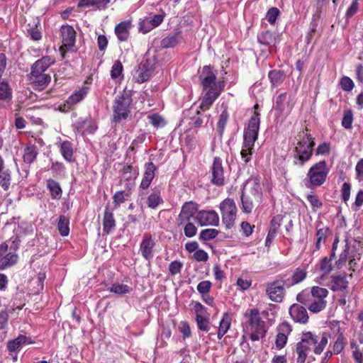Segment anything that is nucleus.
Masks as SVG:
<instances>
[{"mask_svg": "<svg viewBox=\"0 0 363 363\" xmlns=\"http://www.w3.org/2000/svg\"><path fill=\"white\" fill-rule=\"evenodd\" d=\"M348 281L345 277H336L333 279L331 289L333 291H340L345 289L347 287Z\"/></svg>", "mask_w": 363, "mask_h": 363, "instance_id": "nucleus-32", "label": "nucleus"}, {"mask_svg": "<svg viewBox=\"0 0 363 363\" xmlns=\"http://www.w3.org/2000/svg\"><path fill=\"white\" fill-rule=\"evenodd\" d=\"M123 72V65L120 61H116L112 66L111 76L116 79Z\"/></svg>", "mask_w": 363, "mask_h": 363, "instance_id": "nucleus-46", "label": "nucleus"}, {"mask_svg": "<svg viewBox=\"0 0 363 363\" xmlns=\"http://www.w3.org/2000/svg\"><path fill=\"white\" fill-rule=\"evenodd\" d=\"M211 182L216 185H223L224 184V172L221 160L219 158H215L213 161Z\"/></svg>", "mask_w": 363, "mask_h": 363, "instance_id": "nucleus-17", "label": "nucleus"}, {"mask_svg": "<svg viewBox=\"0 0 363 363\" xmlns=\"http://www.w3.org/2000/svg\"><path fill=\"white\" fill-rule=\"evenodd\" d=\"M130 100L128 98L120 96L116 99L113 106V120L115 121L125 119L128 116Z\"/></svg>", "mask_w": 363, "mask_h": 363, "instance_id": "nucleus-11", "label": "nucleus"}, {"mask_svg": "<svg viewBox=\"0 0 363 363\" xmlns=\"http://www.w3.org/2000/svg\"><path fill=\"white\" fill-rule=\"evenodd\" d=\"M110 0H92V8L102 9H105Z\"/></svg>", "mask_w": 363, "mask_h": 363, "instance_id": "nucleus-62", "label": "nucleus"}, {"mask_svg": "<svg viewBox=\"0 0 363 363\" xmlns=\"http://www.w3.org/2000/svg\"><path fill=\"white\" fill-rule=\"evenodd\" d=\"M55 62V59L51 56H44L38 60L32 66L40 69V71L46 72V70Z\"/></svg>", "mask_w": 363, "mask_h": 363, "instance_id": "nucleus-27", "label": "nucleus"}, {"mask_svg": "<svg viewBox=\"0 0 363 363\" xmlns=\"http://www.w3.org/2000/svg\"><path fill=\"white\" fill-rule=\"evenodd\" d=\"M18 256L14 253H8L6 255L0 258V269H4L11 267L17 262Z\"/></svg>", "mask_w": 363, "mask_h": 363, "instance_id": "nucleus-28", "label": "nucleus"}, {"mask_svg": "<svg viewBox=\"0 0 363 363\" xmlns=\"http://www.w3.org/2000/svg\"><path fill=\"white\" fill-rule=\"evenodd\" d=\"M306 277V272L303 269H297L293 276H292V280L294 284H298L303 281Z\"/></svg>", "mask_w": 363, "mask_h": 363, "instance_id": "nucleus-49", "label": "nucleus"}, {"mask_svg": "<svg viewBox=\"0 0 363 363\" xmlns=\"http://www.w3.org/2000/svg\"><path fill=\"white\" fill-rule=\"evenodd\" d=\"M231 324V318L230 316L225 313L220 322V325L218 331V337L221 338L228 330Z\"/></svg>", "mask_w": 363, "mask_h": 363, "instance_id": "nucleus-29", "label": "nucleus"}, {"mask_svg": "<svg viewBox=\"0 0 363 363\" xmlns=\"http://www.w3.org/2000/svg\"><path fill=\"white\" fill-rule=\"evenodd\" d=\"M62 38V45L60 50L62 56L65 55V50H70L73 48L75 43L76 33L74 28L70 26H64L61 28Z\"/></svg>", "mask_w": 363, "mask_h": 363, "instance_id": "nucleus-12", "label": "nucleus"}, {"mask_svg": "<svg viewBox=\"0 0 363 363\" xmlns=\"http://www.w3.org/2000/svg\"><path fill=\"white\" fill-rule=\"evenodd\" d=\"M115 226V220L113 214L106 211L104 218V228L107 233H109Z\"/></svg>", "mask_w": 363, "mask_h": 363, "instance_id": "nucleus-36", "label": "nucleus"}, {"mask_svg": "<svg viewBox=\"0 0 363 363\" xmlns=\"http://www.w3.org/2000/svg\"><path fill=\"white\" fill-rule=\"evenodd\" d=\"M351 347L352 350V356L357 363H362L363 354L358 350L356 343L352 342Z\"/></svg>", "mask_w": 363, "mask_h": 363, "instance_id": "nucleus-51", "label": "nucleus"}, {"mask_svg": "<svg viewBox=\"0 0 363 363\" xmlns=\"http://www.w3.org/2000/svg\"><path fill=\"white\" fill-rule=\"evenodd\" d=\"M124 179L127 181V183L125 184V187L128 191H119L115 194L114 200L115 202H116L118 204L123 203L125 201V197H128L129 196V191L134 186L135 178L130 172L124 171L122 179Z\"/></svg>", "mask_w": 363, "mask_h": 363, "instance_id": "nucleus-15", "label": "nucleus"}, {"mask_svg": "<svg viewBox=\"0 0 363 363\" xmlns=\"http://www.w3.org/2000/svg\"><path fill=\"white\" fill-rule=\"evenodd\" d=\"M60 150L63 157L67 161H71L73 154L72 144L68 141H65L62 143Z\"/></svg>", "mask_w": 363, "mask_h": 363, "instance_id": "nucleus-34", "label": "nucleus"}, {"mask_svg": "<svg viewBox=\"0 0 363 363\" xmlns=\"http://www.w3.org/2000/svg\"><path fill=\"white\" fill-rule=\"evenodd\" d=\"M57 228L61 235H68L69 232V219L65 216H61L59 219Z\"/></svg>", "mask_w": 363, "mask_h": 363, "instance_id": "nucleus-33", "label": "nucleus"}, {"mask_svg": "<svg viewBox=\"0 0 363 363\" xmlns=\"http://www.w3.org/2000/svg\"><path fill=\"white\" fill-rule=\"evenodd\" d=\"M284 289L281 283L277 281L269 284L267 288V294L269 298L275 302H281L284 296Z\"/></svg>", "mask_w": 363, "mask_h": 363, "instance_id": "nucleus-16", "label": "nucleus"}, {"mask_svg": "<svg viewBox=\"0 0 363 363\" xmlns=\"http://www.w3.org/2000/svg\"><path fill=\"white\" fill-rule=\"evenodd\" d=\"M12 99V91L8 83L0 82V100L10 102Z\"/></svg>", "mask_w": 363, "mask_h": 363, "instance_id": "nucleus-30", "label": "nucleus"}, {"mask_svg": "<svg viewBox=\"0 0 363 363\" xmlns=\"http://www.w3.org/2000/svg\"><path fill=\"white\" fill-rule=\"evenodd\" d=\"M153 71L154 69L152 66L147 65L145 62H143L135 72L134 79L135 82L138 83H143L151 77Z\"/></svg>", "mask_w": 363, "mask_h": 363, "instance_id": "nucleus-18", "label": "nucleus"}, {"mask_svg": "<svg viewBox=\"0 0 363 363\" xmlns=\"http://www.w3.org/2000/svg\"><path fill=\"white\" fill-rule=\"evenodd\" d=\"M249 318L247 321V330L250 332V337L252 341H258L265 336L267 330L265 323L261 320L259 311L256 308H252L247 314Z\"/></svg>", "mask_w": 363, "mask_h": 363, "instance_id": "nucleus-4", "label": "nucleus"}, {"mask_svg": "<svg viewBox=\"0 0 363 363\" xmlns=\"http://www.w3.org/2000/svg\"><path fill=\"white\" fill-rule=\"evenodd\" d=\"M259 122L258 113H255L250 120L247 130L245 131L244 143L240 154L245 162L250 160L252 150L258 135Z\"/></svg>", "mask_w": 363, "mask_h": 363, "instance_id": "nucleus-3", "label": "nucleus"}, {"mask_svg": "<svg viewBox=\"0 0 363 363\" xmlns=\"http://www.w3.org/2000/svg\"><path fill=\"white\" fill-rule=\"evenodd\" d=\"M48 187L53 198L60 197L62 193L61 188L58 183L54 180L48 181Z\"/></svg>", "mask_w": 363, "mask_h": 363, "instance_id": "nucleus-39", "label": "nucleus"}, {"mask_svg": "<svg viewBox=\"0 0 363 363\" xmlns=\"http://www.w3.org/2000/svg\"><path fill=\"white\" fill-rule=\"evenodd\" d=\"M164 16L157 14L153 16L150 21H143L140 24V30L143 33L150 31L152 28L158 26L163 21Z\"/></svg>", "mask_w": 363, "mask_h": 363, "instance_id": "nucleus-23", "label": "nucleus"}, {"mask_svg": "<svg viewBox=\"0 0 363 363\" xmlns=\"http://www.w3.org/2000/svg\"><path fill=\"white\" fill-rule=\"evenodd\" d=\"M196 220L201 225L217 226L219 223V217L214 211H201L196 216Z\"/></svg>", "mask_w": 363, "mask_h": 363, "instance_id": "nucleus-14", "label": "nucleus"}, {"mask_svg": "<svg viewBox=\"0 0 363 363\" xmlns=\"http://www.w3.org/2000/svg\"><path fill=\"white\" fill-rule=\"evenodd\" d=\"M350 185L348 183H344L342 187V199L345 201H347L350 199Z\"/></svg>", "mask_w": 363, "mask_h": 363, "instance_id": "nucleus-63", "label": "nucleus"}, {"mask_svg": "<svg viewBox=\"0 0 363 363\" xmlns=\"http://www.w3.org/2000/svg\"><path fill=\"white\" fill-rule=\"evenodd\" d=\"M38 152L35 146H29L25 149L23 160L27 163H31L36 158Z\"/></svg>", "mask_w": 363, "mask_h": 363, "instance_id": "nucleus-35", "label": "nucleus"}, {"mask_svg": "<svg viewBox=\"0 0 363 363\" xmlns=\"http://www.w3.org/2000/svg\"><path fill=\"white\" fill-rule=\"evenodd\" d=\"M330 152V145L329 143H323L318 145L316 150L317 155H325L329 153Z\"/></svg>", "mask_w": 363, "mask_h": 363, "instance_id": "nucleus-64", "label": "nucleus"}, {"mask_svg": "<svg viewBox=\"0 0 363 363\" xmlns=\"http://www.w3.org/2000/svg\"><path fill=\"white\" fill-rule=\"evenodd\" d=\"M269 78L273 85L279 84L283 79V74L280 71L272 70L269 73Z\"/></svg>", "mask_w": 363, "mask_h": 363, "instance_id": "nucleus-44", "label": "nucleus"}, {"mask_svg": "<svg viewBox=\"0 0 363 363\" xmlns=\"http://www.w3.org/2000/svg\"><path fill=\"white\" fill-rule=\"evenodd\" d=\"M182 264L179 262H172L169 267L170 273L173 275L180 272Z\"/></svg>", "mask_w": 363, "mask_h": 363, "instance_id": "nucleus-59", "label": "nucleus"}, {"mask_svg": "<svg viewBox=\"0 0 363 363\" xmlns=\"http://www.w3.org/2000/svg\"><path fill=\"white\" fill-rule=\"evenodd\" d=\"M223 222L227 228H231L236 217V206L230 199H225L220 205Z\"/></svg>", "mask_w": 363, "mask_h": 363, "instance_id": "nucleus-9", "label": "nucleus"}, {"mask_svg": "<svg viewBox=\"0 0 363 363\" xmlns=\"http://www.w3.org/2000/svg\"><path fill=\"white\" fill-rule=\"evenodd\" d=\"M89 86L84 85L82 88L69 96L63 104L59 106V111L64 113L72 111L74 106L79 103L89 94Z\"/></svg>", "mask_w": 363, "mask_h": 363, "instance_id": "nucleus-10", "label": "nucleus"}, {"mask_svg": "<svg viewBox=\"0 0 363 363\" xmlns=\"http://www.w3.org/2000/svg\"><path fill=\"white\" fill-rule=\"evenodd\" d=\"M198 327L201 330L207 331L208 330L209 322L203 315H198L196 318Z\"/></svg>", "mask_w": 363, "mask_h": 363, "instance_id": "nucleus-47", "label": "nucleus"}, {"mask_svg": "<svg viewBox=\"0 0 363 363\" xmlns=\"http://www.w3.org/2000/svg\"><path fill=\"white\" fill-rule=\"evenodd\" d=\"M37 73V72H34L33 77H29V79L36 89L43 90L50 84L51 76L50 74L38 75Z\"/></svg>", "mask_w": 363, "mask_h": 363, "instance_id": "nucleus-22", "label": "nucleus"}, {"mask_svg": "<svg viewBox=\"0 0 363 363\" xmlns=\"http://www.w3.org/2000/svg\"><path fill=\"white\" fill-rule=\"evenodd\" d=\"M201 84L205 92L201 102L200 108L208 109L223 90V82H216V74L209 66L203 68L201 74Z\"/></svg>", "mask_w": 363, "mask_h": 363, "instance_id": "nucleus-1", "label": "nucleus"}, {"mask_svg": "<svg viewBox=\"0 0 363 363\" xmlns=\"http://www.w3.org/2000/svg\"><path fill=\"white\" fill-rule=\"evenodd\" d=\"M262 202V191L259 179L250 178L247 180L242 195V203L245 212L251 213L253 208Z\"/></svg>", "mask_w": 363, "mask_h": 363, "instance_id": "nucleus-2", "label": "nucleus"}, {"mask_svg": "<svg viewBox=\"0 0 363 363\" xmlns=\"http://www.w3.org/2000/svg\"><path fill=\"white\" fill-rule=\"evenodd\" d=\"M359 247H362V244L359 242H354V244L350 246L348 244H346L345 249L344 252L341 254L339 261L342 262H345L346 260L349 258V265L350 268L354 271V267L356 266L355 260L356 259H359L358 257L360 253H358V255H354L352 252V249H359Z\"/></svg>", "mask_w": 363, "mask_h": 363, "instance_id": "nucleus-13", "label": "nucleus"}, {"mask_svg": "<svg viewBox=\"0 0 363 363\" xmlns=\"http://www.w3.org/2000/svg\"><path fill=\"white\" fill-rule=\"evenodd\" d=\"M308 130L298 135L300 141L295 148L296 157L301 162L300 164L308 161L312 156L313 147L315 143L311 135L307 133Z\"/></svg>", "mask_w": 363, "mask_h": 363, "instance_id": "nucleus-6", "label": "nucleus"}, {"mask_svg": "<svg viewBox=\"0 0 363 363\" xmlns=\"http://www.w3.org/2000/svg\"><path fill=\"white\" fill-rule=\"evenodd\" d=\"M326 303L323 298L315 300L309 305L308 309L312 313H318L325 308Z\"/></svg>", "mask_w": 363, "mask_h": 363, "instance_id": "nucleus-37", "label": "nucleus"}, {"mask_svg": "<svg viewBox=\"0 0 363 363\" xmlns=\"http://www.w3.org/2000/svg\"><path fill=\"white\" fill-rule=\"evenodd\" d=\"M11 175L8 171H0V186L4 190L7 191L11 184Z\"/></svg>", "mask_w": 363, "mask_h": 363, "instance_id": "nucleus-38", "label": "nucleus"}, {"mask_svg": "<svg viewBox=\"0 0 363 363\" xmlns=\"http://www.w3.org/2000/svg\"><path fill=\"white\" fill-rule=\"evenodd\" d=\"M328 294V291L325 288L313 286L311 289V295L313 298L324 299Z\"/></svg>", "mask_w": 363, "mask_h": 363, "instance_id": "nucleus-41", "label": "nucleus"}, {"mask_svg": "<svg viewBox=\"0 0 363 363\" xmlns=\"http://www.w3.org/2000/svg\"><path fill=\"white\" fill-rule=\"evenodd\" d=\"M218 232L216 229H206L201 232L200 239L203 240H208L216 238Z\"/></svg>", "mask_w": 363, "mask_h": 363, "instance_id": "nucleus-43", "label": "nucleus"}, {"mask_svg": "<svg viewBox=\"0 0 363 363\" xmlns=\"http://www.w3.org/2000/svg\"><path fill=\"white\" fill-rule=\"evenodd\" d=\"M194 258L198 262L206 261L208 254L203 250H198L194 253Z\"/></svg>", "mask_w": 363, "mask_h": 363, "instance_id": "nucleus-58", "label": "nucleus"}, {"mask_svg": "<svg viewBox=\"0 0 363 363\" xmlns=\"http://www.w3.org/2000/svg\"><path fill=\"white\" fill-rule=\"evenodd\" d=\"M308 130L298 135L300 141L295 148L296 157L301 162L300 164L308 161L312 156L313 147L315 143L311 135L307 133Z\"/></svg>", "mask_w": 363, "mask_h": 363, "instance_id": "nucleus-7", "label": "nucleus"}, {"mask_svg": "<svg viewBox=\"0 0 363 363\" xmlns=\"http://www.w3.org/2000/svg\"><path fill=\"white\" fill-rule=\"evenodd\" d=\"M320 269L323 274H328L332 269L330 259L327 257L324 258L320 264Z\"/></svg>", "mask_w": 363, "mask_h": 363, "instance_id": "nucleus-57", "label": "nucleus"}, {"mask_svg": "<svg viewBox=\"0 0 363 363\" xmlns=\"http://www.w3.org/2000/svg\"><path fill=\"white\" fill-rule=\"evenodd\" d=\"M131 27L130 21H125L118 24L115 28V33L121 41H125L129 37V30Z\"/></svg>", "mask_w": 363, "mask_h": 363, "instance_id": "nucleus-24", "label": "nucleus"}, {"mask_svg": "<svg viewBox=\"0 0 363 363\" xmlns=\"http://www.w3.org/2000/svg\"><path fill=\"white\" fill-rule=\"evenodd\" d=\"M279 14V11L277 8H271L266 14V19L272 24L274 23L277 18Z\"/></svg>", "mask_w": 363, "mask_h": 363, "instance_id": "nucleus-48", "label": "nucleus"}, {"mask_svg": "<svg viewBox=\"0 0 363 363\" xmlns=\"http://www.w3.org/2000/svg\"><path fill=\"white\" fill-rule=\"evenodd\" d=\"M162 202L159 190H154L153 192L147 197V204L151 208H157Z\"/></svg>", "mask_w": 363, "mask_h": 363, "instance_id": "nucleus-31", "label": "nucleus"}, {"mask_svg": "<svg viewBox=\"0 0 363 363\" xmlns=\"http://www.w3.org/2000/svg\"><path fill=\"white\" fill-rule=\"evenodd\" d=\"M308 350L301 347L298 344L296 346V353L298 354L297 363H304L307 357Z\"/></svg>", "mask_w": 363, "mask_h": 363, "instance_id": "nucleus-50", "label": "nucleus"}, {"mask_svg": "<svg viewBox=\"0 0 363 363\" xmlns=\"http://www.w3.org/2000/svg\"><path fill=\"white\" fill-rule=\"evenodd\" d=\"M33 342L24 335H19L17 338L8 342L7 347L9 351L14 352L23 345L32 344Z\"/></svg>", "mask_w": 363, "mask_h": 363, "instance_id": "nucleus-26", "label": "nucleus"}, {"mask_svg": "<svg viewBox=\"0 0 363 363\" xmlns=\"http://www.w3.org/2000/svg\"><path fill=\"white\" fill-rule=\"evenodd\" d=\"M340 84L345 91H350L354 87L353 82L347 77H344L341 79Z\"/></svg>", "mask_w": 363, "mask_h": 363, "instance_id": "nucleus-53", "label": "nucleus"}, {"mask_svg": "<svg viewBox=\"0 0 363 363\" xmlns=\"http://www.w3.org/2000/svg\"><path fill=\"white\" fill-rule=\"evenodd\" d=\"M287 337L284 333H279L276 338V345L279 349L282 348L286 343Z\"/></svg>", "mask_w": 363, "mask_h": 363, "instance_id": "nucleus-60", "label": "nucleus"}, {"mask_svg": "<svg viewBox=\"0 0 363 363\" xmlns=\"http://www.w3.org/2000/svg\"><path fill=\"white\" fill-rule=\"evenodd\" d=\"M111 291L118 295H123L130 293V288L126 284H116L111 286Z\"/></svg>", "mask_w": 363, "mask_h": 363, "instance_id": "nucleus-40", "label": "nucleus"}, {"mask_svg": "<svg viewBox=\"0 0 363 363\" xmlns=\"http://www.w3.org/2000/svg\"><path fill=\"white\" fill-rule=\"evenodd\" d=\"M184 234L186 236L191 238L196 235L197 229L191 223H188L184 227Z\"/></svg>", "mask_w": 363, "mask_h": 363, "instance_id": "nucleus-54", "label": "nucleus"}, {"mask_svg": "<svg viewBox=\"0 0 363 363\" xmlns=\"http://www.w3.org/2000/svg\"><path fill=\"white\" fill-rule=\"evenodd\" d=\"M197 211V205L193 202H186L182 206V211L179 215L178 220L179 224L189 220L191 217L194 216Z\"/></svg>", "mask_w": 363, "mask_h": 363, "instance_id": "nucleus-20", "label": "nucleus"}, {"mask_svg": "<svg viewBox=\"0 0 363 363\" xmlns=\"http://www.w3.org/2000/svg\"><path fill=\"white\" fill-rule=\"evenodd\" d=\"M328 169L325 161H320L313 164L309 169L307 177L311 186H320L326 179Z\"/></svg>", "mask_w": 363, "mask_h": 363, "instance_id": "nucleus-8", "label": "nucleus"}, {"mask_svg": "<svg viewBox=\"0 0 363 363\" xmlns=\"http://www.w3.org/2000/svg\"><path fill=\"white\" fill-rule=\"evenodd\" d=\"M150 123L155 127H162L165 125L164 120L158 114H152L148 116Z\"/></svg>", "mask_w": 363, "mask_h": 363, "instance_id": "nucleus-42", "label": "nucleus"}, {"mask_svg": "<svg viewBox=\"0 0 363 363\" xmlns=\"http://www.w3.org/2000/svg\"><path fill=\"white\" fill-rule=\"evenodd\" d=\"M155 242L150 237L145 236L140 244L141 253L146 259L152 257Z\"/></svg>", "mask_w": 363, "mask_h": 363, "instance_id": "nucleus-25", "label": "nucleus"}, {"mask_svg": "<svg viewBox=\"0 0 363 363\" xmlns=\"http://www.w3.org/2000/svg\"><path fill=\"white\" fill-rule=\"evenodd\" d=\"M179 329L184 338L189 337L191 335L190 327L186 322H181L179 325Z\"/></svg>", "mask_w": 363, "mask_h": 363, "instance_id": "nucleus-56", "label": "nucleus"}, {"mask_svg": "<svg viewBox=\"0 0 363 363\" xmlns=\"http://www.w3.org/2000/svg\"><path fill=\"white\" fill-rule=\"evenodd\" d=\"M237 285L241 290H247L251 286V281L244 279L242 278H238L237 280Z\"/></svg>", "mask_w": 363, "mask_h": 363, "instance_id": "nucleus-61", "label": "nucleus"}, {"mask_svg": "<svg viewBox=\"0 0 363 363\" xmlns=\"http://www.w3.org/2000/svg\"><path fill=\"white\" fill-rule=\"evenodd\" d=\"M291 318L298 323H306L308 320L306 309L298 304H293L289 309Z\"/></svg>", "mask_w": 363, "mask_h": 363, "instance_id": "nucleus-19", "label": "nucleus"}, {"mask_svg": "<svg viewBox=\"0 0 363 363\" xmlns=\"http://www.w3.org/2000/svg\"><path fill=\"white\" fill-rule=\"evenodd\" d=\"M328 339L329 335L325 333L321 337H318L308 332L303 334L301 340L298 344L307 350L313 348L315 354H320L327 345Z\"/></svg>", "mask_w": 363, "mask_h": 363, "instance_id": "nucleus-5", "label": "nucleus"}, {"mask_svg": "<svg viewBox=\"0 0 363 363\" xmlns=\"http://www.w3.org/2000/svg\"><path fill=\"white\" fill-rule=\"evenodd\" d=\"M345 339L342 335H340L333 345V352L335 354L340 353L345 348Z\"/></svg>", "mask_w": 363, "mask_h": 363, "instance_id": "nucleus-45", "label": "nucleus"}, {"mask_svg": "<svg viewBox=\"0 0 363 363\" xmlns=\"http://www.w3.org/2000/svg\"><path fill=\"white\" fill-rule=\"evenodd\" d=\"M352 114L351 111H347L345 113L342 121V125L345 128H350L352 126Z\"/></svg>", "mask_w": 363, "mask_h": 363, "instance_id": "nucleus-55", "label": "nucleus"}, {"mask_svg": "<svg viewBox=\"0 0 363 363\" xmlns=\"http://www.w3.org/2000/svg\"><path fill=\"white\" fill-rule=\"evenodd\" d=\"M156 171V167L152 162H150L145 164V172L143 173V179L140 183V188L143 189H147L153 178L155 177Z\"/></svg>", "mask_w": 363, "mask_h": 363, "instance_id": "nucleus-21", "label": "nucleus"}, {"mask_svg": "<svg viewBox=\"0 0 363 363\" xmlns=\"http://www.w3.org/2000/svg\"><path fill=\"white\" fill-rule=\"evenodd\" d=\"M212 284L210 281H203L197 286V290L201 294H206L210 291Z\"/></svg>", "mask_w": 363, "mask_h": 363, "instance_id": "nucleus-52", "label": "nucleus"}]
</instances>
